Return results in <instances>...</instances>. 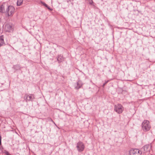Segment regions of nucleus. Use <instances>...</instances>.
<instances>
[{
  "label": "nucleus",
  "instance_id": "1",
  "mask_svg": "<svg viewBox=\"0 0 155 155\" xmlns=\"http://www.w3.org/2000/svg\"><path fill=\"white\" fill-rule=\"evenodd\" d=\"M141 127L144 131L146 132L149 130L151 127L150 122L148 120H144L142 123Z\"/></svg>",
  "mask_w": 155,
  "mask_h": 155
},
{
  "label": "nucleus",
  "instance_id": "2",
  "mask_svg": "<svg viewBox=\"0 0 155 155\" xmlns=\"http://www.w3.org/2000/svg\"><path fill=\"white\" fill-rule=\"evenodd\" d=\"M114 109V111L118 114H121L124 110V107L123 106L120 104H118L115 105Z\"/></svg>",
  "mask_w": 155,
  "mask_h": 155
},
{
  "label": "nucleus",
  "instance_id": "3",
  "mask_svg": "<svg viewBox=\"0 0 155 155\" xmlns=\"http://www.w3.org/2000/svg\"><path fill=\"white\" fill-rule=\"evenodd\" d=\"M15 11L14 7L12 6L9 5L6 8L5 12L7 13L8 16H12L14 14Z\"/></svg>",
  "mask_w": 155,
  "mask_h": 155
},
{
  "label": "nucleus",
  "instance_id": "4",
  "mask_svg": "<svg viewBox=\"0 0 155 155\" xmlns=\"http://www.w3.org/2000/svg\"><path fill=\"white\" fill-rule=\"evenodd\" d=\"M76 147L78 152H81L84 150L85 146L82 142L80 141L77 143Z\"/></svg>",
  "mask_w": 155,
  "mask_h": 155
},
{
  "label": "nucleus",
  "instance_id": "5",
  "mask_svg": "<svg viewBox=\"0 0 155 155\" xmlns=\"http://www.w3.org/2000/svg\"><path fill=\"white\" fill-rule=\"evenodd\" d=\"M142 151L137 149H133L129 151L130 155H141Z\"/></svg>",
  "mask_w": 155,
  "mask_h": 155
},
{
  "label": "nucleus",
  "instance_id": "6",
  "mask_svg": "<svg viewBox=\"0 0 155 155\" xmlns=\"http://www.w3.org/2000/svg\"><path fill=\"white\" fill-rule=\"evenodd\" d=\"M26 101H32L35 98V95L33 94H26Z\"/></svg>",
  "mask_w": 155,
  "mask_h": 155
},
{
  "label": "nucleus",
  "instance_id": "7",
  "mask_svg": "<svg viewBox=\"0 0 155 155\" xmlns=\"http://www.w3.org/2000/svg\"><path fill=\"white\" fill-rule=\"evenodd\" d=\"M151 147V145L149 144H147L144 146L142 149V150H143L144 153H145L147 151H149Z\"/></svg>",
  "mask_w": 155,
  "mask_h": 155
},
{
  "label": "nucleus",
  "instance_id": "8",
  "mask_svg": "<svg viewBox=\"0 0 155 155\" xmlns=\"http://www.w3.org/2000/svg\"><path fill=\"white\" fill-rule=\"evenodd\" d=\"M77 85L75 87V88L78 90L82 87L83 84L81 81L78 80L77 82Z\"/></svg>",
  "mask_w": 155,
  "mask_h": 155
},
{
  "label": "nucleus",
  "instance_id": "9",
  "mask_svg": "<svg viewBox=\"0 0 155 155\" xmlns=\"http://www.w3.org/2000/svg\"><path fill=\"white\" fill-rule=\"evenodd\" d=\"M5 43L4 41V37L3 35L0 36V47L5 45Z\"/></svg>",
  "mask_w": 155,
  "mask_h": 155
},
{
  "label": "nucleus",
  "instance_id": "10",
  "mask_svg": "<svg viewBox=\"0 0 155 155\" xmlns=\"http://www.w3.org/2000/svg\"><path fill=\"white\" fill-rule=\"evenodd\" d=\"M57 59L59 62H61L64 60V58L62 55H59L57 57Z\"/></svg>",
  "mask_w": 155,
  "mask_h": 155
},
{
  "label": "nucleus",
  "instance_id": "11",
  "mask_svg": "<svg viewBox=\"0 0 155 155\" xmlns=\"http://www.w3.org/2000/svg\"><path fill=\"white\" fill-rule=\"evenodd\" d=\"M5 6L4 5H0V12L1 13L5 12Z\"/></svg>",
  "mask_w": 155,
  "mask_h": 155
},
{
  "label": "nucleus",
  "instance_id": "12",
  "mask_svg": "<svg viewBox=\"0 0 155 155\" xmlns=\"http://www.w3.org/2000/svg\"><path fill=\"white\" fill-rule=\"evenodd\" d=\"M41 3L45 6L47 8L49 9L50 11H52L53 9L51 8L49 6H48L46 4H45L44 2H43L42 1L41 2Z\"/></svg>",
  "mask_w": 155,
  "mask_h": 155
},
{
  "label": "nucleus",
  "instance_id": "13",
  "mask_svg": "<svg viewBox=\"0 0 155 155\" xmlns=\"http://www.w3.org/2000/svg\"><path fill=\"white\" fill-rule=\"evenodd\" d=\"M23 0H18L17 2V6H20L22 5L23 3Z\"/></svg>",
  "mask_w": 155,
  "mask_h": 155
},
{
  "label": "nucleus",
  "instance_id": "14",
  "mask_svg": "<svg viewBox=\"0 0 155 155\" xmlns=\"http://www.w3.org/2000/svg\"><path fill=\"white\" fill-rule=\"evenodd\" d=\"M13 68L15 70H17L20 69H21V67L18 64L14 65L13 67Z\"/></svg>",
  "mask_w": 155,
  "mask_h": 155
},
{
  "label": "nucleus",
  "instance_id": "15",
  "mask_svg": "<svg viewBox=\"0 0 155 155\" xmlns=\"http://www.w3.org/2000/svg\"><path fill=\"white\" fill-rule=\"evenodd\" d=\"M3 153H5L6 155H10V154L6 150H4Z\"/></svg>",
  "mask_w": 155,
  "mask_h": 155
},
{
  "label": "nucleus",
  "instance_id": "16",
  "mask_svg": "<svg viewBox=\"0 0 155 155\" xmlns=\"http://www.w3.org/2000/svg\"><path fill=\"white\" fill-rule=\"evenodd\" d=\"M3 148L2 146H0V153H2V152H3Z\"/></svg>",
  "mask_w": 155,
  "mask_h": 155
},
{
  "label": "nucleus",
  "instance_id": "17",
  "mask_svg": "<svg viewBox=\"0 0 155 155\" xmlns=\"http://www.w3.org/2000/svg\"><path fill=\"white\" fill-rule=\"evenodd\" d=\"M108 81H105V83L103 84V87H104L106 84L108 82Z\"/></svg>",
  "mask_w": 155,
  "mask_h": 155
},
{
  "label": "nucleus",
  "instance_id": "18",
  "mask_svg": "<svg viewBox=\"0 0 155 155\" xmlns=\"http://www.w3.org/2000/svg\"><path fill=\"white\" fill-rule=\"evenodd\" d=\"M2 143H1V137L0 136V146H1Z\"/></svg>",
  "mask_w": 155,
  "mask_h": 155
},
{
  "label": "nucleus",
  "instance_id": "19",
  "mask_svg": "<svg viewBox=\"0 0 155 155\" xmlns=\"http://www.w3.org/2000/svg\"><path fill=\"white\" fill-rule=\"evenodd\" d=\"M8 27H9L10 28H11V27H10V26L8 25H6L5 27V29H6V28H8Z\"/></svg>",
  "mask_w": 155,
  "mask_h": 155
},
{
  "label": "nucleus",
  "instance_id": "20",
  "mask_svg": "<svg viewBox=\"0 0 155 155\" xmlns=\"http://www.w3.org/2000/svg\"><path fill=\"white\" fill-rule=\"evenodd\" d=\"M6 31H8V32H9L10 31V30H6Z\"/></svg>",
  "mask_w": 155,
  "mask_h": 155
},
{
  "label": "nucleus",
  "instance_id": "21",
  "mask_svg": "<svg viewBox=\"0 0 155 155\" xmlns=\"http://www.w3.org/2000/svg\"><path fill=\"white\" fill-rule=\"evenodd\" d=\"M51 121H52V122H54V121H53V120L52 119H51Z\"/></svg>",
  "mask_w": 155,
  "mask_h": 155
},
{
  "label": "nucleus",
  "instance_id": "22",
  "mask_svg": "<svg viewBox=\"0 0 155 155\" xmlns=\"http://www.w3.org/2000/svg\"><path fill=\"white\" fill-rule=\"evenodd\" d=\"M151 155H153L151 154Z\"/></svg>",
  "mask_w": 155,
  "mask_h": 155
}]
</instances>
